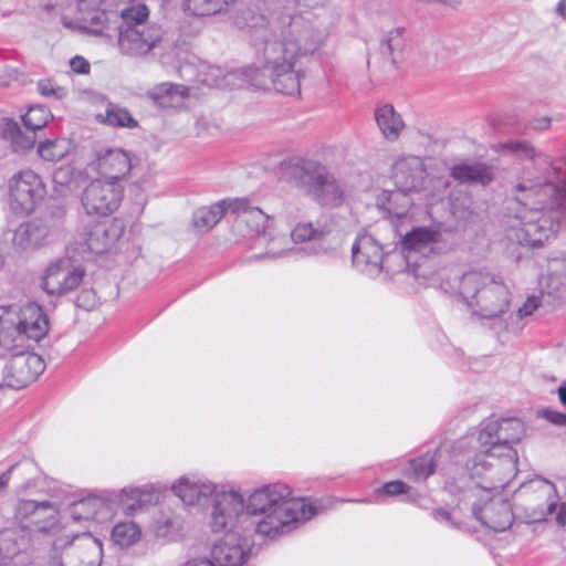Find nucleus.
<instances>
[{"label": "nucleus", "mask_w": 566, "mask_h": 566, "mask_svg": "<svg viewBox=\"0 0 566 566\" xmlns=\"http://www.w3.org/2000/svg\"><path fill=\"white\" fill-rule=\"evenodd\" d=\"M417 3H441L451 8H457L461 4L462 0H413Z\"/></svg>", "instance_id": "13d9d810"}, {"label": "nucleus", "mask_w": 566, "mask_h": 566, "mask_svg": "<svg viewBox=\"0 0 566 566\" xmlns=\"http://www.w3.org/2000/svg\"><path fill=\"white\" fill-rule=\"evenodd\" d=\"M39 93L48 98L64 99L67 95V90L52 82L51 80H42L38 83Z\"/></svg>", "instance_id": "de8ad7c7"}, {"label": "nucleus", "mask_w": 566, "mask_h": 566, "mask_svg": "<svg viewBox=\"0 0 566 566\" xmlns=\"http://www.w3.org/2000/svg\"><path fill=\"white\" fill-rule=\"evenodd\" d=\"M400 258L397 251L385 253L381 244L370 234H359L352 247L353 266L360 273L376 277L384 270L395 271L391 263Z\"/></svg>", "instance_id": "f8f14e48"}, {"label": "nucleus", "mask_w": 566, "mask_h": 566, "mask_svg": "<svg viewBox=\"0 0 566 566\" xmlns=\"http://www.w3.org/2000/svg\"><path fill=\"white\" fill-rule=\"evenodd\" d=\"M556 12L566 21V0L558 1Z\"/></svg>", "instance_id": "e2e57ef3"}, {"label": "nucleus", "mask_w": 566, "mask_h": 566, "mask_svg": "<svg viewBox=\"0 0 566 566\" xmlns=\"http://www.w3.org/2000/svg\"><path fill=\"white\" fill-rule=\"evenodd\" d=\"M125 223L119 218L95 223L84 228L76 237L80 252L104 254L111 252L122 238Z\"/></svg>", "instance_id": "dca6fc26"}, {"label": "nucleus", "mask_w": 566, "mask_h": 566, "mask_svg": "<svg viewBox=\"0 0 566 566\" xmlns=\"http://www.w3.org/2000/svg\"><path fill=\"white\" fill-rule=\"evenodd\" d=\"M98 303L97 295L94 290L84 289L81 291L76 298V305L86 311H92L96 307Z\"/></svg>", "instance_id": "09e8293b"}, {"label": "nucleus", "mask_w": 566, "mask_h": 566, "mask_svg": "<svg viewBox=\"0 0 566 566\" xmlns=\"http://www.w3.org/2000/svg\"><path fill=\"white\" fill-rule=\"evenodd\" d=\"M149 530L155 538L167 543L181 539L186 531L184 509L180 505L160 507L154 514Z\"/></svg>", "instance_id": "5701e85b"}, {"label": "nucleus", "mask_w": 566, "mask_h": 566, "mask_svg": "<svg viewBox=\"0 0 566 566\" xmlns=\"http://www.w3.org/2000/svg\"><path fill=\"white\" fill-rule=\"evenodd\" d=\"M1 135L15 153L27 151L35 144V133L30 129L22 130L19 124L11 119L3 123Z\"/></svg>", "instance_id": "e433bc0d"}, {"label": "nucleus", "mask_w": 566, "mask_h": 566, "mask_svg": "<svg viewBox=\"0 0 566 566\" xmlns=\"http://www.w3.org/2000/svg\"><path fill=\"white\" fill-rule=\"evenodd\" d=\"M179 73L181 77L190 81L191 76L195 74V70L191 65L186 64L180 66Z\"/></svg>", "instance_id": "052dcab7"}, {"label": "nucleus", "mask_w": 566, "mask_h": 566, "mask_svg": "<svg viewBox=\"0 0 566 566\" xmlns=\"http://www.w3.org/2000/svg\"><path fill=\"white\" fill-rule=\"evenodd\" d=\"M45 195L42 178L31 169H23L8 179L4 200L12 213L29 216L41 205Z\"/></svg>", "instance_id": "9d476101"}, {"label": "nucleus", "mask_w": 566, "mask_h": 566, "mask_svg": "<svg viewBox=\"0 0 566 566\" xmlns=\"http://www.w3.org/2000/svg\"><path fill=\"white\" fill-rule=\"evenodd\" d=\"M148 95L161 108H177L189 95V87L166 82L151 88Z\"/></svg>", "instance_id": "f704fd0d"}, {"label": "nucleus", "mask_w": 566, "mask_h": 566, "mask_svg": "<svg viewBox=\"0 0 566 566\" xmlns=\"http://www.w3.org/2000/svg\"><path fill=\"white\" fill-rule=\"evenodd\" d=\"M326 234V231L321 226H315L313 222H298L291 231V242L301 244L308 242L310 245L302 251L307 255H319L327 252V249L321 243V240Z\"/></svg>", "instance_id": "473e14b6"}, {"label": "nucleus", "mask_w": 566, "mask_h": 566, "mask_svg": "<svg viewBox=\"0 0 566 566\" xmlns=\"http://www.w3.org/2000/svg\"><path fill=\"white\" fill-rule=\"evenodd\" d=\"M163 30L156 24H137L136 28L118 27V49L122 54L140 57L159 48Z\"/></svg>", "instance_id": "f3484780"}, {"label": "nucleus", "mask_w": 566, "mask_h": 566, "mask_svg": "<svg viewBox=\"0 0 566 566\" xmlns=\"http://www.w3.org/2000/svg\"><path fill=\"white\" fill-rule=\"evenodd\" d=\"M62 214L61 212L56 218L53 214H45L22 222L13 232V248L31 251L57 238L62 232Z\"/></svg>", "instance_id": "4468645a"}, {"label": "nucleus", "mask_w": 566, "mask_h": 566, "mask_svg": "<svg viewBox=\"0 0 566 566\" xmlns=\"http://www.w3.org/2000/svg\"><path fill=\"white\" fill-rule=\"evenodd\" d=\"M52 118L50 109L43 105H33L22 116V122L27 129L33 130L43 128Z\"/></svg>", "instance_id": "a18cd8bd"}, {"label": "nucleus", "mask_w": 566, "mask_h": 566, "mask_svg": "<svg viewBox=\"0 0 566 566\" xmlns=\"http://www.w3.org/2000/svg\"><path fill=\"white\" fill-rule=\"evenodd\" d=\"M3 265V258L0 255V268Z\"/></svg>", "instance_id": "338daca9"}, {"label": "nucleus", "mask_w": 566, "mask_h": 566, "mask_svg": "<svg viewBox=\"0 0 566 566\" xmlns=\"http://www.w3.org/2000/svg\"><path fill=\"white\" fill-rule=\"evenodd\" d=\"M451 176L461 182H476L488 185L493 180L492 168L485 164H461L451 169Z\"/></svg>", "instance_id": "4c0bfd02"}, {"label": "nucleus", "mask_w": 566, "mask_h": 566, "mask_svg": "<svg viewBox=\"0 0 566 566\" xmlns=\"http://www.w3.org/2000/svg\"><path fill=\"white\" fill-rule=\"evenodd\" d=\"M543 417L551 423L566 427V415L555 410H544Z\"/></svg>", "instance_id": "864d4df0"}, {"label": "nucleus", "mask_w": 566, "mask_h": 566, "mask_svg": "<svg viewBox=\"0 0 566 566\" xmlns=\"http://www.w3.org/2000/svg\"><path fill=\"white\" fill-rule=\"evenodd\" d=\"M298 171L302 185L318 203L337 207L343 202V188L324 165L314 160H303Z\"/></svg>", "instance_id": "9b49d317"}, {"label": "nucleus", "mask_w": 566, "mask_h": 566, "mask_svg": "<svg viewBox=\"0 0 566 566\" xmlns=\"http://www.w3.org/2000/svg\"><path fill=\"white\" fill-rule=\"evenodd\" d=\"M118 15L119 27L136 28L147 24L149 9L140 2L119 9V0H77L76 17L63 15L61 21L67 29L101 35Z\"/></svg>", "instance_id": "39448f33"}, {"label": "nucleus", "mask_w": 566, "mask_h": 566, "mask_svg": "<svg viewBox=\"0 0 566 566\" xmlns=\"http://www.w3.org/2000/svg\"><path fill=\"white\" fill-rule=\"evenodd\" d=\"M72 148L73 144L67 138L46 139L39 144L38 154L45 161L56 163L67 156Z\"/></svg>", "instance_id": "a19ab883"}, {"label": "nucleus", "mask_w": 566, "mask_h": 566, "mask_svg": "<svg viewBox=\"0 0 566 566\" xmlns=\"http://www.w3.org/2000/svg\"><path fill=\"white\" fill-rule=\"evenodd\" d=\"M551 274L539 279L541 296L527 297L523 306L517 310L516 316L520 319L532 315L534 311L541 306L542 300L545 296H554V298L557 297V294L563 285L560 276H566V260H553L551 263Z\"/></svg>", "instance_id": "c85d7f7f"}, {"label": "nucleus", "mask_w": 566, "mask_h": 566, "mask_svg": "<svg viewBox=\"0 0 566 566\" xmlns=\"http://www.w3.org/2000/svg\"><path fill=\"white\" fill-rule=\"evenodd\" d=\"M30 348L31 344H25L24 348L7 349L11 353L7 361L12 374V382L18 389L33 382L45 369L43 358Z\"/></svg>", "instance_id": "6ab92c4d"}, {"label": "nucleus", "mask_w": 566, "mask_h": 566, "mask_svg": "<svg viewBox=\"0 0 566 566\" xmlns=\"http://www.w3.org/2000/svg\"><path fill=\"white\" fill-rule=\"evenodd\" d=\"M182 566H217V565L209 556H205V557L190 558Z\"/></svg>", "instance_id": "4d7b16f0"}, {"label": "nucleus", "mask_w": 566, "mask_h": 566, "mask_svg": "<svg viewBox=\"0 0 566 566\" xmlns=\"http://www.w3.org/2000/svg\"><path fill=\"white\" fill-rule=\"evenodd\" d=\"M409 192L413 191L399 188L396 190H382L376 198V205L380 210L387 212L389 217L402 219L407 217L412 205Z\"/></svg>", "instance_id": "72a5a7b5"}, {"label": "nucleus", "mask_w": 566, "mask_h": 566, "mask_svg": "<svg viewBox=\"0 0 566 566\" xmlns=\"http://www.w3.org/2000/svg\"><path fill=\"white\" fill-rule=\"evenodd\" d=\"M450 460L455 464L464 462L470 478L476 482L481 493L489 494L497 489H503L517 473V464L514 460L502 455L488 447L473 443L461 454L454 452V443L451 447Z\"/></svg>", "instance_id": "423d86ee"}, {"label": "nucleus", "mask_w": 566, "mask_h": 566, "mask_svg": "<svg viewBox=\"0 0 566 566\" xmlns=\"http://www.w3.org/2000/svg\"><path fill=\"white\" fill-rule=\"evenodd\" d=\"M306 7H318L327 2V0H300Z\"/></svg>", "instance_id": "0e129e2a"}, {"label": "nucleus", "mask_w": 566, "mask_h": 566, "mask_svg": "<svg viewBox=\"0 0 566 566\" xmlns=\"http://www.w3.org/2000/svg\"><path fill=\"white\" fill-rule=\"evenodd\" d=\"M391 178L397 188L420 191L427 179L424 161L415 155H402L392 164Z\"/></svg>", "instance_id": "393cba45"}, {"label": "nucleus", "mask_w": 566, "mask_h": 566, "mask_svg": "<svg viewBox=\"0 0 566 566\" xmlns=\"http://www.w3.org/2000/svg\"><path fill=\"white\" fill-rule=\"evenodd\" d=\"M451 249L452 244L442 232L441 224L415 227L403 235L398 260H403L405 268L419 276V268L423 261L444 254Z\"/></svg>", "instance_id": "1a4fd4ad"}, {"label": "nucleus", "mask_w": 566, "mask_h": 566, "mask_svg": "<svg viewBox=\"0 0 566 566\" xmlns=\"http://www.w3.org/2000/svg\"><path fill=\"white\" fill-rule=\"evenodd\" d=\"M15 469V465H11L4 473L0 475V492L7 486L11 472Z\"/></svg>", "instance_id": "bf43d9fd"}, {"label": "nucleus", "mask_w": 566, "mask_h": 566, "mask_svg": "<svg viewBox=\"0 0 566 566\" xmlns=\"http://www.w3.org/2000/svg\"><path fill=\"white\" fill-rule=\"evenodd\" d=\"M441 289L460 297L473 315L482 318L503 314L511 301L510 290L501 277L479 270L449 277L441 282Z\"/></svg>", "instance_id": "20e7f679"}, {"label": "nucleus", "mask_w": 566, "mask_h": 566, "mask_svg": "<svg viewBox=\"0 0 566 566\" xmlns=\"http://www.w3.org/2000/svg\"><path fill=\"white\" fill-rule=\"evenodd\" d=\"M17 514L23 518L33 517L35 530L46 534L50 539L63 525L57 520L56 507L49 501L22 500L17 506Z\"/></svg>", "instance_id": "a878e982"}, {"label": "nucleus", "mask_w": 566, "mask_h": 566, "mask_svg": "<svg viewBox=\"0 0 566 566\" xmlns=\"http://www.w3.org/2000/svg\"><path fill=\"white\" fill-rule=\"evenodd\" d=\"M104 123L114 127L136 128L138 122L132 116L127 108L109 104L105 111Z\"/></svg>", "instance_id": "37998d69"}, {"label": "nucleus", "mask_w": 566, "mask_h": 566, "mask_svg": "<svg viewBox=\"0 0 566 566\" xmlns=\"http://www.w3.org/2000/svg\"><path fill=\"white\" fill-rule=\"evenodd\" d=\"M525 434L524 423L516 418L489 419L483 421L478 429L454 442V452L461 454L473 443L488 447L502 455L514 460L517 464L518 455L514 448Z\"/></svg>", "instance_id": "6e6552de"}, {"label": "nucleus", "mask_w": 566, "mask_h": 566, "mask_svg": "<svg viewBox=\"0 0 566 566\" xmlns=\"http://www.w3.org/2000/svg\"><path fill=\"white\" fill-rule=\"evenodd\" d=\"M374 118L381 137L388 143H396L406 129V123L392 104H378L374 111Z\"/></svg>", "instance_id": "2f4dec72"}, {"label": "nucleus", "mask_w": 566, "mask_h": 566, "mask_svg": "<svg viewBox=\"0 0 566 566\" xmlns=\"http://www.w3.org/2000/svg\"><path fill=\"white\" fill-rule=\"evenodd\" d=\"M502 149L532 164L516 180L506 203V238L520 245L542 247L558 230L559 210L566 211V163L552 161L525 140L505 143Z\"/></svg>", "instance_id": "f257e3e1"}, {"label": "nucleus", "mask_w": 566, "mask_h": 566, "mask_svg": "<svg viewBox=\"0 0 566 566\" xmlns=\"http://www.w3.org/2000/svg\"><path fill=\"white\" fill-rule=\"evenodd\" d=\"M472 515L485 527L494 532H504L513 523L511 503L501 495L481 493L472 505Z\"/></svg>", "instance_id": "a211bd4d"}, {"label": "nucleus", "mask_w": 566, "mask_h": 566, "mask_svg": "<svg viewBox=\"0 0 566 566\" xmlns=\"http://www.w3.org/2000/svg\"><path fill=\"white\" fill-rule=\"evenodd\" d=\"M234 0H185L184 8L193 15L206 17L222 12Z\"/></svg>", "instance_id": "79ce46f5"}, {"label": "nucleus", "mask_w": 566, "mask_h": 566, "mask_svg": "<svg viewBox=\"0 0 566 566\" xmlns=\"http://www.w3.org/2000/svg\"><path fill=\"white\" fill-rule=\"evenodd\" d=\"M523 492L530 496L527 510L532 511L533 521L545 520L557 507L556 488L545 479L531 480L523 485Z\"/></svg>", "instance_id": "4be33fe9"}, {"label": "nucleus", "mask_w": 566, "mask_h": 566, "mask_svg": "<svg viewBox=\"0 0 566 566\" xmlns=\"http://www.w3.org/2000/svg\"><path fill=\"white\" fill-rule=\"evenodd\" d=\"M556 521L562 526L566 525V505H560Z\"/></svg>", "instance_id": "680f3d73"}, {"label": "nucleus", "mask_w": 566, "mask_h": 566, "mask_svg": "<svg viewBox=\"0 0 566 566\" xmlns=\"http://www.w3.org/2000/svg\"><path fill=\"white\" fill-rule=\"evenodd\" d=\"M406 46L405 28L397 27L385 32L380 40L379 50L392 65L399 63Z\"/></svg>", "instance_id": "c9c22d12"}, {"label": "nucleus", "mask_w": 566, "mask_h": 566, "mask_svg": "<svg viewBox=\"0 0 566 566\" xmlns=\"http://www.w3.org/2000/svg\"><path fill=\"white\" fill-rule=\"evenodd\" d=\"M558 397H559L560 402L566 406V387L565 386H560L558 388Z\"/></svg>", "instance_id": "69168bd1"}, {"label": "nucleus", "mask_w": 566, "mask_h": 566, "mask_svg": "<svg viewBox=\"0 0 566 566\" xmlns=\"http://www.w3.org/2000/svg\"><path fill=\"white\" fill-rule=\"evenodd\" d=\"M71 69L78 74H86L90 72V63L82 56H75L70 61Z\"/></svg>", "instance_id": "5fc2aeb1"}, {"label": "nucleus", "mask_w": 566, "mask_h": 566, "mask_svg": "<svg viewBox=\"0 0 566 566\" xmlns=\"http://www.w3.org/2000/svg\"><path fill=\"white\" fill-rule=\"evenodd\" d=\"M256 63L241 71L243 81L258 88L270 84L282 94H300L295 63L315 53L327 32L311 12L293 13L289 9L269 21L263 14H244Z\"/></svg>", "instance_id": "f03ea898"}, {"label": "nucleus", "mask_w": 566, "mask_h": 566, "mask_svg": "<svg viewBox=\"0 0 566 566\" xmlns=\"http://www.w3.org/2000/svg\"><path fill=\"white\" fill-rule=\"evenodd\" d=\"M112 541L122 548L137 544L142 538V530L134 521L118 522L111 533Z\"/></svg>", "instance_id": "ea45409f"}, {"label": "nucleus", "mask_w": 566, "mask_h": 566, "mask_svg": "<svg viewBox=\"0 0 566 566\" xmlns=\"http://www.w3.org/2000/svg\"><path fill=\"white\" fill-rule=\"evenodd\" d=\"M132 167V155L123 148H105L96 155L95 169L104 180L122 184Z\"/></svg>", "instance_id": "bb28decb"}, {"label": "nucleus", "mask_w": 566, "mask_h": 566, "mask_svg": "<svg viewBox=\"0 0 566 566\" xmlns=\"http://www.w3.org/2000/svg\"><path fill=\"white\" fill-rule=\"evenodd\" d=\"M450 451L442 448L437 449L434 452H426L419 458L410 461L412 475L415 480L421 481L428 479L433 472L439 461L443 458H449Z\"/></svg>", "instance_id": "58836bf2"}, {"label": "nucleus", "mask_w": 566, "mask_h": 566, "mask_svg": "<svg viewBox=\"0 0 566 566\" xmlns=\"http://www.w3.org/2000/svg\"><path fill=\"white\" fill-rule=\"evenodd\" d=\"M114 516V512L107 500V492L101 496H88L74 502L70 507V516L60 524L69 522L71 527L73 524L81 522L94 521L104 523Z\"/></svg>", "instance_id": "cd10ccee"}, {"label": "nucleus", "mask_w": 566, "mask_h": 566, "mask_svg": "<svg viewBox=\"0 0 566 566\" xmlns=\"http://www.w3.org/2000/svg\"><path fill=\"white\" fill-rule=\"evenodd\" d=\"M112 510L120 507L126 516H135L146 506L157 501L156 489L151 484L125 486L119 491L107 492Z\"/></svg>", "instance_id": "412c9836"}, {"label": "nucleus", "mask_w": 566, "mask_h": 566, "mask_svg": "<svg viewBox=\"0 0 566 566\" xmlns=\"http://www.w3.org/2000/svg\"><path fill=\"white\" fill-rule=\"evenodd\" d=\"M432 515H433V518L440 523H446L455 528H462V524L460 522L454 521L452 514L447 510H443V509L434 510Z\"/></svg>", "instance_id": "603ef678"}, {"label": "nucleus", "mask_w": 566, "mask_h": 566, "mask_svg": "<svg viewBox=\"0 0 566 566\" xmlns=\"http://www.w3.org/2000/svg\"><path fill=\"white\" fill-rule=\"evenodd\" d=\"M245 198L222 199L209 207H201L193 212L192 224L200 232L212 229L227 213L247 208Z\"/></svg>", "instance_id": "c756f323"}, {"label": "nucleus", "mask_w": 566, "mask_h": 566, "mask_svg": "<svg viewBox=\"0 0 566 566\" xmlns=\"http://www.w3.org/2000/svg\"><path fill=\"white\" fill-rule=\"evenodd\" d=\"M247 208L240 211H232L235 214L233 223V231L245 238V237H261L265 234L271 228V218L264 213L260 208L253 207L247 200Z\"/></svg>", "instance_id": "7c9ffc66"}, {"label": "nucleus", "mask_w": 566, "mask_h": 566, "mask_svg": "<svg viewBox=\"0 0 566 566\" xmlns=\"http://www.w3.org/2000/svg\"><path fill=\"white\" fill-rule=\"evenodd\" d=\"M85 275L82 264L70 256L50 263L42 275V289L49 295L62 296L80 286Z\"/></svg>", "instance_id": "2eb2a0df"}, {"label": "nucleus", "mask_w": 566, "mask_h": 566, "mask_svg": "<svg viewBox=\"0 0 566 566\" xmlns=\"http://www.w3.org/2000/svg\"><path fill=\"white\" fill-rule=\"evenodd\" d=\"M408 489L409 486L405 482L396 480L385 483L380 489L377 490V492L379 494L382 493L389 496H395L406 493Z\"/></svg>", "instance_id": "8fccbe9b"}, {"label": "nucleus", "mask_w": 566, "mask_h": 566, "mask_svg": "<svg viewBox=\"0 0 566 566\" xmlns=\"http://www.w3.org/2000/svg\"><path fill=\"white\" fill-rule=\"evenodd\" d=\"M199 67L197 81L207 86H223L224 84H229V77L234 75V73H230L221 77L222 71L217 66L200 64Z\"/></svg>", "instance_id": "49530a36"}, {"label": "nucleus", "mask_w": 566, "mask_h": 566, "mask_svg": "<svg viewBox=\"0 0 566 566\" xmlns=\"http://www.w3.org/2000/svg\"><path fill=\"white\" fill-rule=\"evenodd\" d=\"M252 547L248 538L229 533L212 545L209 557L217 566H244L252 556Z\"/></svg>", "instance_id": "aec40b11"}, {"label": "nucleus", "mask_w": 566, "mask_h": 566, "mask_svg": "<svg viewBox=\"0 0 566 566\" xmlns=\"http://www.w3.org/2000/svg\"><path fill=\"white\" fill-rule=\"evenodd\" d=\"M49 332V321L41 306L28 303L17 306H0V347L14 349L38 343Z\"/></svg>", "instance_id": "0eeeda50"}, {"label": "nucleus", "mask_w": 566, "mask_h": 566, "mask_svg": "<svg viewBox=\"0 0 566 566\" xmlns=\"http://www.w3.org/2000/svg\"><path fill=\"white\" fill-rule=\"evenodd\" d=\"M123 197V184L97 178L83 189L81 205L87 216L106 217L118 209Z\"/></svg>", "instance_id": "ddd939ff"}, {"label": "nucleus", "mask_w": 566, "mask_h": 566, "mask_svg": "<svg viewBox=\"0 0 566 566\" xmlns=\"http://www.w3.org/2000/svg\"><path fill=\"white\" fill-rule=\"evenodd\" d=\"M218 489L214 482L197 474L182 475L171 484L172 493L186 506L203 504L208 499H213Z\"/></svg>", "instance_id": "b1692460"}, {"label": "nucleus", "mask_w": 566, "mask_h": 566, "mask_svg": "<svg viewBox=\"0 0 566 566\" xmlns=\"http://www.w3.org/2000/svg\"><path fill=\"white\" fill-rule=\"evenodd\" d=\"M12 380L13 378L8 361L0 360V391L7 389L18 390V388L13 386Z\"/></svg>", "instance_id": "3c124183"}, {"label": "nucleus", "mask_w": 566, "mask_h": 566, "mask_svg": "<svg viewBox=\"0 0 566 566\" xmlns=\"http://www.w3.org/2000/svg\"><path fill=\"white\" fill-rule=\"evenodd\" d=\"M552 119L549 117L535 118L530 123V128L534 130H546L549 128Z\"/></svg>", "instance_id": "6e6d98bb"}, {"label": "nucleus", "mask_w": 566, "mask_h": 566, "mask_svg": "<svg viewBox=\"0 0 566 566\" xmlns=\"http://www.w3.org/2000/svg\"><path fill=\"white\" fill-rule=\"evenodd\" d=\"M262 238H268L266 255L271 258H281L296 251L290 247L291 239L289 240L284 234H274L272 228Z\"/></svg>", "instance_id": "c03bdc74"}, {"label": "nucleus", "mask_w": 566, "mask_h": 566, "mask_svg": "<svg viewBox=\"0 0 566 566\" xmlns=\"http://www.w3.org/2000/svg\"><path fill=\"white\" fill-rule=\"evenodd\" d=\"M323 510L319 500L292 496L284 483H271L241 494L233 489H218L212 499L209 527L213 533L232 531L244 515L254 517V533L276 539L291 533Z\"/></svg>", "instance_id": "7ed1b4c3"}]
</instances>
